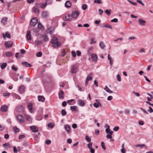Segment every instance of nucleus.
<instances>
[{"label": "nucleus", "instance_id": "21", "mask_svg": "<svg viewBox=\"0 0 153 153\" xmlns=\"http://www.w3.org/2000/svg\"><path fill=\"white\" fill-rule=\"evenodd\" d=\"M108 58L110 64L111 66L113 64L114 61L112 57L110 56V54H108Z\"/></svg>", "mask_w": 153, "mask_h": 153}, {"label": "nucleus", "instance_id": "60", "mask_svg": "<svg viewBox=\"0 0 153 153\" xmlns=\"http://www.w3.org/2000/svg\"><path fill=\"white\" fill-rule=\"evenodd\" d=\"M13 152L14 153H17L18 152V150L17 149L16 147L15 146H13Z\"/></svg>", "mask_w": 153, "mask_h": 153}, {"label": "nucleus", "instance_id": "9", "mask_svg": "<svg viewBox=\"0 0 153 153\" xmlns=\"http://www.w3.org/2000/svg\"><path fill=\"white\" fill-rule=\"evenodd\" d=\"M30 128L32 132H37L38 131V127L35 126H31Z\"/></svg>", "mask_w": 153, "mask_h": 153}, {"label": "nucleus", "instance_id": "25", "mask_svg": "<svg viewBox=\"0 0 153 153\" xmlns=\"http://www.w3.org/2000/svg\"><path fill=\"white\" fill-rule=\"evenodd\" d=\"M104 89L108 93L111 94L113 93V92L108 88L107 86H106L104 88Z\"/></svg>", "mask_w": 153, "mask_h": 153}, {"label": "nucleus", "instance_id": "14", "mask_svg": "<svg viewBox=\"0 0 153 153\" xmlns=\"http://www.w3.org/2000/svg\"><path fill=\"white\" fill-rule=\"evenodd\" d=\"M26 37H27V39L28 40H30L31 39L30 31V30H28L27 32Z\"/></svg>", "mask_w": 153, "mask_h": 153}, {"label": "nucleus", "instance_id": "46", "mask_svg": "<svg viewBox=\"0 0 153 153\" xmlns=\"http://www.w3.org/2000/svg\"><path fill=\"white\" fill-rule=\"evenodd\" d=\"M103 12V10L102 9H99L98 10L99 14L100 15H102V14Z\"/></svg>", "mask_w": 153, "mask_h": 153}, {"label": "nucleus", "instance_id": "33", "mask_svg": "<svg viewBox=\"0 0 153 153\" xmlns=\"http://www.w3.org/2000/svg\"><path fill=\"white\" fill-rule=\"evenodd\" d=\"M54 124L52 123H49L48 125V127L51 128H52L54 126Z\"/></svg>", "mask_w": 153, "mask_h": 153}, {"label": "nucleus", "instance_id": "20", "mask_svg": "<svg viewBox=\"0 0 153 153\" xmlns=\"http://www.w3.org/2000/svg\"><path fill=\"white\" fill-rule=\"evenodd\" d=\"M64 92L62 90L60 91L59 92V99H63L64 98Z\"/></svg>", "mask_w": 153, "mask_h": 153}, {"label": "nucleus", "instance_id": "28", "mask_svg": "<svg viewBox=\"0 0 153 153\" xmlns=\"http://www.w3.org/2000/svg\"><path fill=\"white\" fill-rule=\"evenodd\" d=\"M7 17H4L3 18L1 21V23L4 25L6 22H7Z\"/></svg>", "mask_w": 153, "mask_h": 153}, {"label": "nucleus", "instance_id": "6", "mask_svg": "<svg viewBox=\"0 0 153 153\" xmlns=\"http://www.w3.org/2000/svg\"><path fill=\"white\" fill-rule=\"evenodd\" d=\"M37 23V20L36 18H33L30 21V25L33 26H35Z\"/></svg>", "mask_w": 153, "mask_h": 153}, {"label": "nucleus", "instance_id": "61", "mask_svg": "<svg viewBox=\"0 0 153 153\" xmlns=\"http://www.w3.org/2000/svg\"><path fill=\"white\" fill-rule=\"evenodd\" d=\"M111 131V129H110L109 128H106L105 130V131L108 134H109V132H110Z\"/></svg>", "mask_w": 153, "mask_h": 153}, {"label": "nucleus", "instance_id": "37", "mask_svg": "<svg viewBox=\"0 0 153 153\" xmlns=\"http://www.w3.org/2000/svg\"><path fill=\"white\" fill-rule=\"evenodd\" d=\"M61 113L62 116H64L66 115L67 112L65 110L63 109L61 111Z\"/></svg>", "mask_w": 153, "mask_h": 153}, {"label": "nucleus", "instance_id": "1", "mask_svg": "<svg viewBox=\"0 0 153 153\" xmlns=\"http://www.w3.org/2000/svg\"><path fill=\"white\" fill-rule=\"evenodd\" d=\"M51 42L53 44L52 46L54 48H58L61 46L60 43L58 41L57 37L54 36L52 37Z\"/></svg>", "mask_w": 153, "mask_h": 153}, {"label": "nucleus", "instance_id": "3", "mask_svg": "<svg viewBox=\"0 0 153 153\" xmlns=\"http://www.w3.org/2000/svg\"><path fill=\"white\" fill-rule=\"evenodd\" d=\"M24 111V108L22 105H19L17 106L15 111V113L17 112L19 113H22Z\"/></svg>", "mask_w": 153, "mask_h": 153}, {"label": "nucleus", "instance_id": "63", "mask_svg": "<svg viewBox=\"0 0 153 153\" xmlns=\"http://www.w3.org/2000/svg\"><path fill=\"white\" fill-rule=\"evenodd\" d=\"M137 1L139 4H141L143 6L144 5V4L140 0H137Z\"/></svg>", "mask_w": 153, "mask_h": 153}, {"label": "nucleus", "instance_id": "41", "mask_svg": "<svg viewBox=\"0 0 153 153\" xmlns=\"http://www.w3.org/2000/svg\"><path fill=\"white\" fill-rule=\"evenodd\" d=\"M11 68L12 70L16 72L18 70V68L15 67L14 65H12Z\"/></svg>", "mask_w": 153, "mask_h": 153}, {"label": "nucleus", "instance_id": "2", "mask_svg": "<svg viewBox=\"0 0 153 153\" xmlns=\"http://www.w3.org/2000/svg\"><path fill=\"white\" fill-rule=\"evenodd\" d=\"M97 56L96 54L92 53L91 55V58H89L88 60L90 61V59H91V61L96 62H97Z\"/></svg>", "mask_w": 153, "mask_h": 153}, {"label": "nucleus", "instance_id": "39", "mask_svg": "<svg viewBox=\"0 0 153 153\" xmlns=\"http://www.w3.org/2000/svg\"><path fill=\"white\" fill-rule=\"evenodd\" d=\"M29 143L27 141H24L22 143V145L24 146H27L28 145Z\"/></svg>", "mask_w": 153, "mask_h": 153}, {"label": "nucleus", "instance_id": "49", "mask_svg": "<svg viewBox=\"0 0 153 153\" xmlns=\"http://www.w3.org/2000/svg\"><path fill=\"white\" fill-rule=\"evenodd\" d=\"M42 55V53L41 52H37L36 54V56L37 57H40Z\"/></svg>", "mask_w": 153, "mask_h": 153}, {"label": "nucleus", "instance_id": "42", "mask_svg": "<svg viewBox=\"0 0 153 153\" xmlns=\"http://www.w3.org/2000/svg\"><path fill=\"white\" fill-rule=\"evenodd\" d=\"M47 3L46 2L45 3H42L41 4L40 7L42 8H44L47 6Z\"/></svg>", "mask_w": 153, "mask_h": 153}, {"label": "nucleus", "instance_id": "23", "mask_svg": "<svg viewBox=\"0 0 153 153\" xmlns=\"http://www.w3.org/2000/svg\"><path fill=\"white\" fill-rule=\"evenodd\" d=\"M48 13L47 11H44L42 13V16L43 17L46 18L48 17Z\"/></svg>", "mask_w": 153, "mask_h": 153}, {"label": "nucleus", "instance_id": "4", "mask_svg": "<svg viewBox=\"0 0 153 153\" xmlns=\"http://www.w3.org/2000/svg\"><path fill=\"white\" fill-rule=\"evenodd\" d=\"M79 13L77 11H75L72 12L71 14V17L72 18H74L75 19L77 18L79 15Z\"/></svg>", "mask_w": 153, "mask_h": 153}, {"label": "nucleus", "instance_id": "32", "mask_svg": "<svg viewBox=\"0 0 153 153\" xmlns=\"http://www.w3.org/2000/svg\"><path fill=\"white\" fill-rule=\"evenodd\" d=\"M5 54L6 56L7 57H10L13 55L12 53L10 51L6 52L5 53Z\"/></svg>", "mask_w": 153, "mask_h": 153}, {"label": "nucleus", "instance_id": "12", "mask_svg": "<svg viewBox=\"0 0 153 153\" xmlns=\"http://www.w3.org/2000/svg\"><path fill=\"white\" fill-rule=\"evenodd\" d=\"M12 45V42L10 41L6 42L4 44L5 46L7 48L11 47Z\"/></svg>", "mask_w": 153, "mask_h": 153}, {"label": "nucleus", "instance_id": "15", "mask_svg": "<svg viewBox=\"0 0 153 153\" xmlns=\"http://www.w3.org/2000/svg\"><path fill=\"white\" fill-rule=\"evenodd\" d=\"M27 107L30 112H32L33 110V104L32 103H29L28 104Z\"/></svg>", "mask_w": 153, "mask_h": 153}, {"label": "nucleus", "instance_id": "48", "mask_svg": "<svg viewBox=\"0 0 153 153\" xmlns=\"http://www.w3.org/2000/svg\"><path fill=\"white\" fill-rule=\"evenodd\" d=\"M38 28L40 29H42L43 28L42 25L40 23L38 24Z\"/></svg>", "mask_w": 153, "mask_h": 153}, {"label": "nucleus", "instance_id": "52", "mask_svg": "<svg viewBox=\"0 0 153 153\" xmlns=\"http://www.w3.org/2000/svg\"><path fill=\"white\" fill-rule=\"evenodd\" d=\"M101 145L102 148L104 149H105V143L103 142H102L101 143Z\"/></svg>", "mask_w": 153, "mask_h": 153}, {"label": "nucleus", "instance_id": "56", "mask_svg": "<svg viewBox=\"0 0 153 153\" xmlns=\"http://www.w3.org/2000/svg\"><path fill=\"white\" fill-rule=\"evenodd\" d=\"M101 2V0H95L94 1V2L97 4H100Z\"/></svg>", "mask_w": 153, "mask_h": 153}, {"label": "nucleus", "instance_id": "38", "mask_svg": "<svg viewBox=\"0 0 153 153\" xmlns=\"http://www.w3.org/2000/svg\"><path fill=\"white\" fill-rule=\"evenodd\" d=\"M7 65V63H3L1 66V68L2 69H4L6 67Z\"/></svg>", "mask_w": 153, "mask_h": 153}, {"label": "nucleus", "instance_id": "44", "mask_svg": "<svg viewBox=\"0 0 153 153\" xmlns=\"http://www.w3.org/2000/svg\"><path fill=\"white\" fill-rule=\"evenodd\" d=\"M13 131L15 133H16L19 131V129L15 126L13 128Z\"/></svg>", "mask_w": 153, "mask_h": 153}, {"label": "nucleus", "instance_id": "62", "mask_svg": "<svg viewBox=\"0 0 153 153\" xmlns=\"http://www.w3.org/2000/svg\"><path fill=\"white\" fill-rule=\"evenodd\" d=\"M118 20L116 18H114L111 20V22H117Z\"/></svg>", "mask_w": 153, "mask_h": 153}, {"label": "nucleus", "instance_id": "34", "mask_svg": "<svg viewBox=\"0 0 153 153\" xmlns=\"http://www.w3.org/2000/svg\"><path fill=\"white\" fill-rule=\"evenodd\" d=\"M111 9L109 10H106L105 12L108 15V16H110L111 15Z\"/></svg>", "mask_w": 153, "mask_h": 153}, {"label": "nucleus", "instance_id": "5", "mask_svg": "<svg viewBox=\"0 0 153 153\" xmlns=\"http://www.w3.org/2000/svg\"><path fill=\"white\" fill-rule=\"evenodd\" d=\"M16 119L17 121L20 123H22L24 122V118L21 115H18L16 117Z\"/></svg>", "mask_w": 153, "mask_h": 153}, {"label": "nucleus", "instance_id": "58", "mask_svg": "<svg viewBox=\"0 0 153 153\" xmlns=\"http://www.w3.org/2000/svg\"><path fill=\"white\" fill-rule=\"evenodd\" d=\"M87 8V5L86 4H84L82 5V8L83 10H85Z\"/></svg>", "mask_w": 153, "mask_h": 153}, {"label": "nucleus", "instance_id": "11", "mask_svg": "<svg viewBox=\"0 0 153 153\" xmlns=\"http://www.w3.org/2000/svg\"><path fill=\"white\" fill-rule=\"evenodd\" d=\"M77 103L78 105L81 106H83L85 105V101L81 100H79L77 101Z\"/></svg>", "mask_w": 153, "mask_h": 153}, {"label": "nucleus", "instance_id": "30", "mask_svg": "<svg viewBox=\"0 0 153 153\" xmlns=\"http://www.w3.org/2000/svg\"><path fill=\"white\" fill-rule=\"evenodd\" d=\"M38 97V100L39 101H40L42 102H44L45 101V99L42 96H39Z\"/></svg>", "mask_w": 153, "mask_h": 153}, {"label": "nucleus", "instance_id": "29", "mask_svg": "<svg viewBox=\"0 0 153 153\" xmlns=\"http://www.w3.org/2000/svg\"><path fill=\"white\" fill-rule=\"evenodd\" d=\"M43 39V40L44 42L47 41L49 39L48 36L45 34H44L42 36Z\"/></svg>", "mask_w": 153, "mask_h": 153}, {"label": "nucleus", "instance_id": "36", "mask_svg": "<svg viewBox=\"0 0 153 153\" xmlns=\"http://www.w3.org/2000/svg\"><path fill=\"white\" fill-rule=\"evenodd\" d=\"M2 35H3V36L4 38H5V36H6L7 38H10V34L9 33H5V34L4 33H3Z\"/></svg>", "mask_w": 153, "mask_h": 153}, {"label": "nucleus", "instance_id": "8", "mask_svg": "<svg viewBox=\"0 0 153 153\" xmlns=\"http://www.w3.org/2000/svg\"><path fill=\"white\" fill-rule=\"evenodd\" d=\"M63 19L64 21H70L72 19V17L70 15L66 14L64 17Z\"/></svg>", "mask_w": 153, "mask_h": 153}, {"label": "nucleus", "instance_id": "35", "mask_svg": "<svg viewBox=\"0 0 153 153\" xmlns=\"http://www.w3.org/2000/svg\"><path fill=\"white\" fill-rule=\"evenodd\" d=\"M42 41L41 40H36L34 42L35 44L36 45H38L41 44Z\"/></svg>", "mask_w": 153, "mask_h": 153}, {"label": "nucleus", "instance_id": "31", "mask_svg": "<svg viewBox=\"0 0 153 153\" xmlns=\"http://www.w3.org/2000/svg\"><path fill=\"white\" fill-rule=\"evenodd\" d=\"M71 110L73 111H76L77 110V107L76 106H73L70 107Z\"/></svg>", "mask_w": 153, "mask_h": 153}, {"label": "nucleus", "instance_id": "26", "mask_svg": "<svg viewBox=\"0 0 153 153\" xmlns=\"http://www.w3.org/2000/svg\"><path fill=\"white\" fill-rule=\"evenodd\" d=\"M96 101L97 103H95L94 104V106L96 108H97L99 107V106H101V104L100 103L98 102V100H96Z\"/></svg>", "mask_w": 153, "mask_h": 153}, {"label": "nucleus", "instance_id": "55", "mask_svg": "<svg viewBox=\"0 0 153 153\" xmlns=\"http://www.w3.org/2000/svg\"><path fill=\"white\" fill-rule=\"evenodd\" d=\"M105 27L112 29V27L111 25L109 24H106Z\"/></svg>", "mask_w": 153, "mask_h": 153}, {"label": "nucleus", "instance_id": "24", "mask_svg": "<svg viewBox=\"0 0 153 153\" xmlns=\"http://www.w3.org/2000/svg\"><path fill=\"white\" fill-rule=\"evenodd\" d=\"M71 2L69 1H67L65 4V6L66 7H70L71 6Z\"/></svg>", "mask_w": 153, "mask_h": 153}, {"label": "nucleus", "instance_id": "10", "mask_svg": "<svg viewBox=\"0 0 153 153\" xmlns=\"http://www.w3.org/2000/svg\"><path fill=\"white\" fill-rule=\"evenodd\" d=\"M77 70V67L76 65H72L71 68V72L73 73L76 72Z\"/></svg>", "mask_w": 153, "mask_h": 153}, {"label": "nucleus", "instance_id": "43", "mask_svg": "<svg viewBox=\"0 0 153 153\" xmlns=\"http://www.w3.org/2000/svg\"><path fill=\"white\" fill-rule=\"evenodd\" d=\"M99 46L102 49L103 48L105 47V45L102 42H101L100 43Z\"/></svg>", "mask_w": 153, "mask_h": 153}, {"label": "nucleus", "instance_id": "59", "mask_svg": "<svg viewBox=\"0 0 153 153\" xmlns=\"http://www.w3.org/2000/svg\"><path fill=\"white\" fill-rule=\"evenodd\" d=\"M117 80L119 81H121V77L119 74H117Z\"/></svg>", "mask_w": 153, "mask_h": 153}, {"label": "nucleus", "instance_id": "45", "mask_svg": "<svg viewBox=\"0 0 153 153\" xmlns=\"http://www.w3.org/2000/svg\"><path fill=\"white\" fill-rule=\"evenodd\" d=\"M92 144H93V143H92L91 142L87 144V146H88V148L89 149H90L91 148H92Z\"/></svg>", "mask_w": 153, "mask_h": 153}, {"label": "nucleus", "instance_id": "13", "mask_svg": "<svg viewBox=\"0 0 153 153\" xmlns=\"http://www.w3.org/2000/svg\"><path fill=\"white\" fill-rule=\"evenodd\" d=\"M8 108V107L7 105H4L1 107V110L2 112H5L7 111Z\"/></svg>", "mask_w": 153, "mask_h": 153}, {"label": "nucleus", "instance_id": "17", "mask_svg": "<svg viewBox=\"0 0 153 153\" xmlns=\"http://www.w3.org/2000/svg\"><path fill=\"white\" fill-rule=\"evenodd\" d=\"M93 74L92 73H91L89 74H88L87 76L86 79L89 81L92 80L93 79V77L92 76Z\"/></svg>", "mask_w": 153, "mask_h": 153}, {"label": "nucleus", "instance_id": "19", "mask_svg": "<svg viewBox=\"0 0 153 153\" xmlns=\"http://www.w3.org/2000/svg\"><path fill=\"white\" fill-rule=\"evenodd\" d=\"M22 64L27 67H31L32 66L30 64L26 62H22Z\"/></svg>", "mask_w": 153, "mask_h": 153}, {"label": "nucleus", "instance_id": "57", "mask_svg": "<svg viewBox=\"0 0 153 153\" xmlns=\"http://www.w3.org/2000/svg\"><path fill=\"white\" fill-rule=\"evenodd\" d=\"M66 53L65 52V49H63L62 50V54H61V56H63L66 54Z\"/></svg>", "mask_w": 153, "mask_h": 153}, {"label": "nucleus", "instance_id": "64", "mask_svg": "<svg viewBox=\"0 0 153 153\" xmlns=\"http://www.w3.org/2000/svg\"><path fill=\"white\" fill-rule=\"evenodd\" d=\"M149 109L148 110L150 113H152L153 112V109H152L151 107H149Z\"/></svg>", "mask_w": 153, "mask_h": 153}, {"label": "nucleus", "instance_id": "27", "mask_svg": "<svg viewBox=\"0 0 153 153\" xmlns=\"http://www.w3.org/2000/svg\"><path fill=\"white\" fill-rule=\"evenodd\" d=\"M113 132L112 131H111L110 132H109V134H107L106 136V137L108 139H111L112 138V135L113 134Z\"/></svg>", "mask_w": 153, "mask_h": 153}, {"label": "nucleus", "instance_id": "51", "mask_svg": "<svg viewBox=\"0 0 153 153\" xmlns=\"http://www.w3.org/2000/svg\"><path fill=\"white\" fill-rule=\"evenodd\" d=\"M140 109L145 113L146 114H149L148 112L147 111H146L145 109H144L143 108H140Z\"/></svg>", "mask_w": 153, "mask_h": 153}, {"label": "nucleus", "instance_id": "40", "mask_svg": "<svg viewBox=\"0 0 153 153\" xmlns=\"http://www.w3.org/2000/svg\"><path fill=\"white\" fill-rule=\"evenodd\" d=\"M85 139L86 140V141L88 142L89 143L91 142V138H90V137H88V136H86L85 137Z\"/></svg>", "mask_w": 153, "mask_h": 153}, {"label": "nucleus", "instance_id": "53", "mask_svg": "<svg viewBox=\"0 0 153 153\" xmlns=\"http://www.w3.org/2000/svg\"><path fill=\"white\" fill-rule=\"evenodd\" d=\"M46 2L48 4H51L52 3V0H46Z\"/></svg>", "mask_w": 153, "mask_h": 153}, {"label": "nucleus", "instance_id": "16", "mask_svg": "<svg viewBox=\"0 0 153 153\" xmlns=\"http://www.w3.org/2000/svg\"><path fill=\"white\" fill-rule=\"evenodd\" d=\"M65 128L68 133H69L71 131V127L68 125H66L65 126Z\"/></svg>", "mask_w": 153, "mask_h": 153}, {"label": "nucleus", "instance_id": "22", "mask_svg": "<svg viewBox=\"0 0 153 153\" xmlns=\"http://www.w3.org/2000/svg\"><path fill=\"white\" fill-rule=\"evenodd\" d=\"M25 117L26 120L27 121H28L30 123L32 121V119L30 116L25 114Z\"/></svg>", "mask_w": 153, "mask_h": 153}, {"label": "nucleus", "instance_id": "18", "mask_svg": "<svg viewBox=\"0 0 153 153\" xmlns=\"http://www.w3.org/2000/svg\"><path fill=\"white\" fill-rule=\"evenodd\" d=\"M25 87L24 85L20 86L19 88L18 91L21 93H23L24 91Z\"/></svg>", "mask_w": 153, "mask_h": 153}, {"label": "nucleus", "instance_id": "54", "mask_svg": "<svg viewBox=\"0 0 153 153\" xmlns=\"http://www.w3.org/2000/svg\"><path fill=\"white\" fill-rule=\"evenodd\" d=\"M96 42V41H95V39L94 38H92L91 39V44H92L95 43Z\"/></svg>", "mask_w": 153, "mask_h": 153}, {"label": "nucleus", "instance_id": "50", "mask_svg": "<svg viewBox=\"0 0 153 153\" xmlns=\"http://www.w3.org/2000/svg\"><path fill=\"white\" fill-rule=\"evenodd\" d=\"M33 11H34L36 13H39V10L36 8H35V7H34L33 8Z\"/></svg>", "mask_w": 153, "mask_h": 153}, {"label": "nucleus", "instance_id": "47", "mask_svg": "<svg viewBox=\"0 0 153 153\" xmlns=\"http://www.w3.org/2000/svg\"><path fill=\"white\" fill-rule=\"evenodd\" d=\"M45 143L47 145H49L51 143V141L50 140H46L45 141Z\"/></svg>", "mask_w": 153, "mask_h": 153}, {"label": "nucleus", "instance_id": "7", "mask_svg": "<svg viewBox=\"0 0 153 153\" xmlns=\"http://www.w3.org/2000/svg\"><path fill=\"white\" fill-rule=\"evenodd\" d=\"M138 22L139 25L141 26H144L146 25V21L140 18L138 20Z\"/></svg>", "mask_w": 153, "mask_h": 153}]
</instances>
